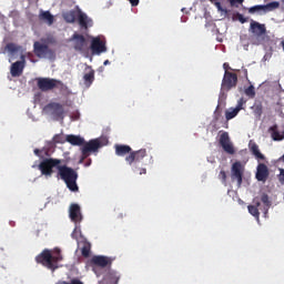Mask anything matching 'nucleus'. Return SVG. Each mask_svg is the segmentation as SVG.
I'll use <instances>...</instances> for the list:
<instances>
[{
    "label": "nucleus",
    "instance_id": "nucleus-43",
    "mask_svg": "<svg viewBox=\"0 0 284 284\" xmlns=\"http://www.w3.org/2000/svg\"><path fill=\"white\" fill-rule=\"evenodd\" d=\"M223 69L225 70V72H227L229 70H232V68H230V63L227 62L223 64Z\"/></svg>",
    "mask_w": 284,
    "mask_h": 284
},
{
    "label": "nucleus",
    "instance_id": "nucleus-30",
    "mask_svg": "<svg viewBox=\"0 0 284 284\" xmlns=\"http://www.w3.org/2000/svg\"><path fill=\"white\" fill-rule=\"evenodd\" d=\"M92 250V245L90 243H84V245L81 248V254L84 258H89L90 251Z\"/></svg>",
    "mask_w": 284,
    "mask_h": 284
},
{
    "label": "nucleus",
    "instance_id": "nucleus-6",
    "mask_svg": "<svg viewBox=\"0 0 284 284\" xmlns=\"http://www.w3.org/2000/svg\"><path fill=\"white\" fill-rule=\"evenodd\" d=\"M245 173V166L241 161H236L231 166V179L237 182V187L243 185V174Z\"/></svg>",
    "mask_w": 284,
    "mask_h": 284
},
{
    "label": "nucleus",
    "instance_id": "nucleus-27",
    "mask_svg": "<svg viewBox=\"0 0 284 284\" xmlns=\"http://www.w3.org/2000/svg\"><path fill=\"white\" fill-rule=\"evenodd\" d=\"M67 142L71 145H83L85 143V140L79 135H67Z\"/></svg>",
    "mask_w": 284,
    "mask_h": 284
},
{
    "label": "nucleus",
    "instance_id": "nucleus-19",
    "mask_svg": "<svg viewBox=\"0 0 284 284\" xmlns=\"http://www.w3.org/2000/svg\"><path fill=\"white\" fill-rule=\"evenodd\" d=\"M110 263V258H108L106 256L95 255L91 258V264L97 265V267H108Z\"/></svg>",
    "mask_w": 284,
    "mask_h": 284
},
{
    "label": "nucleus",
    "instance_id": "nucleus-10",
    "mask_svg": "<svg viewBox=\"0 0 284 284\" xmlns=\"http://www.w3.org/2000/svg\"><path fill=\"white\" fill-rule=\"evenodd\" d=\"M44 110H47V112H50L52 114V116H54V119H57V121H59V119L61 121H63V119H65V109H63L62 104L59 102H51V103L47 104L44 106Z\"/></svg>",
    "mask_w": 284,
    "mask_h": 284
},
{
    "label": "nucleus",
    "instance_id": "nucleus-25",
    "mask_svg": "<svg viewBox=\"0 0 284 284\" xmlns=\"http://www.w3.org/2000/svg\"><path fill=\"white\" fill-rule=\"evenodd\" d=\"M251 110L257 121H261V116H263V103L262 102H255Z\"/></svg>",
    "mask_w": 284,
    "mask_h": 284
},
{
    "label": "nucleus",
    "instance_id": "nucleus-13",
    "mask_svg": "<svg viewBox=\"0 0 284 284\" xmlns=\"http://www.w3.org/2000/svg\"><path fill=\"white\" fill-rule=\"evenodd\" d=\"M69 217L71 219L72 223L79 225L81 221H83V214H81V206L79 204H71L69 207Z\"/></svg>",
    "mask_w": 284,
    "mask_h": 284
},
{
    "label": "nucleus",
    "instance_id": "nucleus-42",
    "mask_svg": "<svg viewBox=\"0 0 284 284\" xmlns=\"http://www.w3.org/2000/svg\"><path fill=\"white\" fill-rule=\"evenodd\" d=\"M70 284H83V282H81L79 278H73L71 280Z\"/></svg>",
    "mask_w": 284,
    "mask_h": 284
},
{
    "label": "nucleus",
    "instance_id": "nucleus-23",
    "mask_svg": "<svg viewBox=\"0 0 284 284\" xmlns=\"http://www.w3.org/2000/svg\"><path fill=\"white\" fill-rule=\"evenodd\" d=\"M78 21L80 28H84V30H88V28L92 27V19L88 18V14L85 13H80Z\"/></svg>",
    "mask_w": 284,
    "mask_h": 284
},
{
    "label": "nucleus",
    "instance_id": "nucleus-46",
    "mask_svg": "<svg viewBox=\"0 0 284 284\" xmlns=\"http://www.w3.org/2000/svg\"><path fill=\"white\" fill-rule=\"evenodd\" d=\"M57 284H70V283H68L65 281H59Z\"/></svg>",
    "mask_w": 284,
    "mask_h": 284
},
{
    "label": "nucleus",
    "instance_id": "nucleus-41",
    "mask_svg": "<svg viewBox=\"0 0 284 284\" xmlns=\"http://www.w3.org/2000/svg\"><path fill=\"white\" fill-rule=\"evenodd\" d=\"M231 6H236V3L242 4L244 0H229Z\"/></svg>",
    "mask_w": 284,
    "mask_h": 284
},
{
    "label": "nucleus",
    "instance_id": "nucleus-31",
    "mask_svg": "<svg viewBox=\"0 0 284 284\" xmlns=\"http://www.w3.org/2000/svg\"><path fill=\"white\" fill-rule=\"evenodd\" d=\"M239 110L235 109H230L229 111L225 112V119L226 121H232V119H234L235 116L239 115Z\"/></svg>",
    "mask_w": 284,
    "mask_h": 284
},
{
    "label": "nucleus",
    "instance_id": "nucleus-40",
    "mask_svg": "<svg viewBox=\"0 0 284 284\" xmlns=\"http://www.w3.org/2000/svg\"><path fill=\"white\" fill-rule=\"evenodd\" d=\"M33 152H34L36 156H39L40 159H43V155H41V152H43V150L34 149Z\"/></svg>",
    "mask_w": 284,
    "mask_h": 284
},
{
    "label": "nucleus",
    "instance_id": "nucleus-26",
    "mask_svg": "<svg viewBox=\"0 0 284 284\" xmlns=\"http://www.w3.org/2000/svg\"><path fill=\"white\" fill-rule=\"evenodd\" d=\"M268 132L271 134V138L273 139V141H283L284 140V134L283 132L280 133L278 132V125H273L268 129Z\"/></svg>",
    "mask_w": 284,
    "mask_h": 284
},
{
    "label": "nucleus",
    "instance_id": "nucleus-35",
    "mask_svg": "<svg viewBox=\"0 0 284 284\" xmlns=\"http://www.w3.org/2000/svg\"><path fill=\"white\" fill-rule=\"evenodd\" d=\"M219 179L222 181L223 185H227V173H225L224 170L220 171Z\"/></svg>",
    "mask_w": 284,
    "mask_h": 284
},
{
    "label": "nucleus",
    "instance_id": "nucleus-28",
    "mask_svg": "<svg viewBox=\"0 0 284 284\" xmlns=\"http://www.w3.org/2000/svg\"><path fill=\"white\" fill-rule=\"evenodd\" d=\"M4 50L7 52H9V54H11L13 57V54H17V52H20L21 50V45H18L13 42H9L7 43V45L4 47Z\"/></svg>",
    "mask_w": 284,
    "mask_h": 284
},
{
    "label": "nucleus",
    "instance_id": "nucleus-15",
    "mask_svg": "<svg viewBox=\"0 0 284 284\" xmlns=\"http://www.w3.org/2000/svg\"><path fill=\"white\" fill-rule=\"evenodd\" d=\"M255 179L262 183H265L267 179H270V169L265 165V163H260L257 165Z\"/></svg>",
    "mask_w": 284,
    "mask_h": 284
},
{
    "label": "nucleus",
    "instance_id": "nucleus-18",
    "mask_svg": "<svg viewBox=\"0 0 284 284\" xmlns=\"http://www.w3.org/2000/svg\"><path fill=\"white\" fill-rule=\"evenodd\" d=\"M248 150L253 156H255L256 161H265V155L261 153V149H258V144L256 142H250Z\"/></svg>",
    "mask_w": 284,
    "mask_h": 284
},
{
    "label": "nucleus",
    "instance_id": "nucleus-29",
    "mask_svg": "<svg viewBox=\"0 0 284 284\" xmlns=\"http://www.w3.org/2000/svg\"><path fill=\"white\" fill-rule=\"evenodd\" d=\"M281 8V2L273 1L264 4V12H274V10H278Z\"/></svg>",
    "mask_w": 284,
    "mask_h": 284
},
{
    "label": "nucleus",
    "instance_id": "nucleus-5",
    "mask_svg": "<svg viewBox=\"0 0 284 284\" xmlns=\"http://www.w3.org/2000/svg\"><path fill=\"white\" fill-rule=\"evenodd\" d=\"M104 145H108V138H98L90 140L89 142L84 143L81 149L82 159H88V156H90V153L99 152V150H101V148H104Z\"/></svg>",
    "mask_w": 284,
    "mask_h": 284
},
{
    "label": "nucleus",
    "instance_id": "nucleus-37",
    "mask_svg": "<svg viewBox=\"0 0 284 284\" xmlns=\"http://www.w3.org/2000/svg\"><path fill=\"white\" fill-rule=\"evenodd\" d=\"M246 101L245 99L241 98L239 101H237V105L235 106V109L241 112V110H243V105H245Z\"/></svg>",
    "mask_w": 284,
    "mask_h": 284
},
{
    "label": "nucleus",
    "instance_id": "nucleus-32",
    "mask_svg": "<svg viewBox=\"0 0 284 284\" xmlns=\"http://www.w3.org/2000/svg\"><path fill=\"white\" fill-rule=\"evenodd\" d=\"M265 12V6L264 4H256L254 7L248 8L250 14H254L256 12Z\"/></svg>",
    "mask_w": 284,
    "mask_h": 284
},
{
    "label": "nucleus",
    "instance_id": "nucleus-17",
    "mask_svg": "<svg viewBox=\"0 0 284 284\" xmlns=\"http://www.w3.org/2000/svg\"><path fill=\"white\" fill-rule=\"evenodd\" d=\"M26 68V60L21 61H16L14 63L11 64V77H21L23 74V70Z\"/></svg>",
    "mask_w": 284,
    "mask_h": 284
},
{
    "label": "nucleus",
    "instance_id": "nucleus-14",
    "mask_svg": "<svg viewBox=\"0 0 284 284\" xmlns=\"http://www.w3.org/2000/svg\"><path fill=\"white\" fill-rule=\"evenodd\" d=\"M91 51L92 54H102V52H108V48L105 47V42H103L101 38L97 37L91 41Z\"/></svg>",
    "mask_w": 284,
    "mask_h": 284
},
{
    "label": "nucleus",
    "instance_id": "nucleus-2",
    "mask_svg": "<svg viewBox=\"0 0 284 284\" xmlns=\"http://www.w3.org/2000/svg\"><path fill=\"white\" fill-rule=\"evenodd\" d=\"M116 156H125V162L131 168H136V164L148 156V151L145 149H140L138 151L132 150L128 144H115L114 145ZM129 154V155H128Z\"/></svg>",
    "mask_w": 284,
    "mask_h": 284
},
{
    "label": "nucleus",
    "instance_id": "nucleus-33",
    "mask_svg": "<svg viewBox=\"0 0 284 284\" xmlns=\"http://www.w3.org/2000/svg\"><path fill=\"white\" fill-rule=\"evenodd\" d=\"M64 20L67 23H74V21H77V16L74 14V11H70L65 13Z\"/></svg>",
    "mask_w": 284,
    "mask_h": 284
},
{
    "label": "nucleus",
    "instance_id": "nucleus-22",
    "mask_svg": "<svg viewBox=\"0 0 284 284\" xmlns=\"http://www.w3.org/2000/svg\"><path fill=\"white\" fill-rule=\"evenodd\" d=\"M39 20L47 23V26H52V23H54V16H52L50 11L40 10Z\"/></svg>",
    "mask_w": 284,
    "mask_h": 284
},
{
    "label": "nucleus",
    "instance_id": "nucleus-7",
    "mask_svg": "<svg viewBox=\"0 0 284 284\" xmlns=\"http://www.w3.org/2000/svg\"><path fill=\"white\" fill-rule=\"evenodd\" d=\"M250 28L252 34H254V37H256L257 39L255 45H261V42L265 40V34H267V29L265 28V24H261L260 22L252 20Z\"/></svg>",
    "mask_w": 284,
    "mask_h": 284
},
{
    "label": "nucleus",
    "instance_id": "nucleus-49",
    "mask_svg": "<svg viewBox=\"0 0 284 284\" xmlns=\"http://www.w3.org/2000/svg\"><path fill=\"white\" fill-rule=\"evenodd\" d=\"M282 1V3H284V0H281Z\"/></svg>",
    "mask_w": 284,
    "mask_h": 284
},
{
    "label": "nucleus",
    "instance_id": "nucleus-3",
    "mask_svg": "<svg viewBox=\"0 0 284 284\" xmlns=\"http://www.w3.org/2000/svg\"><path fill=\"white\" fill-rule=\"evenodd\" d=\"M63 261V255H61V250H57V253L52 255V252L48 248H44L37 257L36 262L48 270L54 272L59 270V262Z\"/></svg>",
    "mask_w": 284,
    "mask_h": 284
},
{
    "label": "nucleus",
    "instance_id": "nucleus-1",
    "mask_svg": "<svg viewBox=\"0 0 284 284\" xmlns=\"http://www.w3.org/2000/svg\"><path fill=\"white\" fill-rule=\"evenodd\" d=\"M61 163H63V160L45 158L40 162L38 168L43 176H52V174H54L55 168L58 170L57 179L64 181L67 187L71 192H79V185H77L79 173L65 164L61 165Z\"/></svg>",
    "mask_w": 284,
    "mask_h": 284
},
{
    "label": "nucleus",
    "instance_id": "nucleus-20",
    "mask_svg": "<svg viewBox=\"0 0 284 284\" xmlns=\"http://www.w3.org/2000/svg\"><path fill=\"white\" fill-rule=\"evenodd\" d=\"M83 81H84L85 88H90V85H92V83H94V69H92V67H88L85 69V73L83 75Z\"/></svg>",
    "mask_w": 284,
    "mask_h": 284
},
{
    "label": "nucleus",
    "instance_id": "nucleus-11",
    "mask_svg": "<svg viewBox=\"0 0 284 284\" xmlns=\"http://www.w3.org/2000/svg\"><path fill=\"white\" fill-rule=\"evenodd\" d=\"M219 143L226 154H235L236 150H234V144L230 141V133L226 131H220Z\"/></svg>",
    "mask_w": 284,
    "mask_h": 284
},
{
    "label": "nucleus",
    "instance_id": "nucleus-48",
    "mask_svg": "<svg viewBox=\"0 0 284 284\" xmlns=\"http://www.w3.org/2000/svg\"><path fill=\"white\" fill-rule=\"evenodd\" d=\"M45 155L48 156V151H45Z\"/></svg>",
    "mask_w": 284,
    "mask_h": 284
},
{
    "label": "nucleus",
    "instance_id": "nucleus-9",
    "mask_svg": "<svg viewBox=\"0 0 284 284\" xmlns=\"http://www.w3.org/2000/svg\"><path fill=\"white\" fill-rule=\"evenodd\" d=\"M239 83V75L236 73H232L230 71L224 72V77L222 80V90L224 92H230L232 88H236Z\"/></svg>",
    "mask_w": 284,
    "mask_h": 284
},
{
    "label": "nucleus",
    "instance_id": "nucleus-16",
    "mask_svg": "<svg viewBox=\"0 0 284 284\" xmlns=\"http://www.w3.org/2000/svg\"><path fill=\"white\" fill-rule=\"evenodd\" d=\"M261 201H258V197H255L253 200V204L247 206L248 213L256 219V221H260L261 219Z\"/></svg>",
    "mask_w": 284,
    "mask_h": 284
},
{
    "label": "nucleus",
    "instance_id": "nucleus-47",
    "mask_svg": "<svg viewBox=\"0 0 284 284\" xmlns=\"http://www.w3.org/2000/svg\"><path fill=\"white\" fill-rule=\"evenodd\" d=\"M110 63V60L104 61V65H108Z\"/></svg>",
    "mask_w": 284,
    "mask_h": 284
},
{
    "label": "nucleus",
    "instance_id": "nucleus-44",
    "mask_svg": "<svg viewBox=\"0 0 284 284\" xmlns=\"http://www.w3.org/2000/svg\"><path fill=\"white\" fill-rule=\"evenodd\" d=\"M129 1H130L131 6H133V8L139 6V0H129Z\"/></svg>",
    "mask_w": 284,
    "mask_h": 284
},
{
    "label": "nucleus",
    "instance_id": "nucleus-24",
    "mask_svg": "<svg viewBox=\"0 0 284 284\" xmlns=\"http://www.w3.org/2000/svg\"><path fill=\"white\" fill-rule=\"evenodd\" d=\"M120 280H121V275H119V273L114 271L109 272L104 277V282L106 284H119Z\"/></svg>",
    "mask_w": 284,
    "mask_h": 284
},
{
    "label": "nucleus",
    "instance_id": "nucleus-45",
    "mask_svg": "<svg viewBox=\"0 0 284 284\" xmlns=\"http://www.w3.org/2000/svg\"><path fill=\"white\" fill-rule=\"evenodd\" d=\"M141 174H148V170L146 169H140V175Z\"/></svg>",
    "mask_w": 284,
    "mask_h": 284
},
{
    "label": "nucleus",
    "instance_id": "nucleus-12",
    "mask_svg": "<svg viewBox=\"0 0 284 284\" xmlns=\"http://www.w3.org/2000/svg\"><path fill=\"white\" fill-rule=\"evenodd\" d=\"M70 41H72L73 50H75V52H83V50H85L88 41L83 34L73 33Z\"/></svg>",
    "mask_w": 284,
    "mask_h": 284
},
{
    "label": "nucleus",
    "instance_id": "nucleus-39",
    "mask_svg": "<svg viewBox=\"0 0 284 284\" xmlns=\"http://www.w3.org/2000/svg\"><path fill=\"white\" fill-rule=\"evenodd\" d=\"M278 181L282 185H284V169H280Z\"/></svg>",
    "mask_w": 284,
    "mask_h": 284
},
{
    "label": "nucleus",
    "instance_id": "nucleus-21",
    "mask_svg": "<svg viewBox=\"0 0 284 284\" xmlns=\"http://www.w3.org/2000/svg\"><path fill=\"white\" fill-rule=\"evenodd\" d=\"M272 202H270V196L267 194H263L261 196V212H263L264 216H267V212H270V207Z\"/></svg>",
    "mask_w": 284,
    "mask_h": 284
},
{
    "label": "nucleus",
    "instance_id": "nucleus-36",
    "mask_svg": "<svg viewBox=\"0 0 284 284\" xmlns=\"http://www.w3.org/2000/svg\"><path fill=\"white\" fill-rule=\"evenodd\" d=\"M52 143H65V140L63 139L62 134H55L52 139Z\"/></svg>",
    "mask_w": 284,
    "mask_h": 284
},
{
    "label": "nucleus",
    "instance_id": "nucleus-38",
    "mask_svg": "<svg viewBox=\"0 0 284 284\" xmlns=\"http://www.w3.org/2000/svg\"><path fill=\"white\" fill-rule=\"evenodd\" d=\"M235 19H237V21H240V23H247V18L243 17V14L240 12H237L235 14Z\"/></svg>",
    "mask_w": 284,
    "mask_h": 284
},
{
    "label": "nucleus",
    "instance_id": "nucleus-8",
    "mask_svg": "<svg viewBox=\"0 0 284 284\" xmlns=\"http://www.w3.org/2000/svg\"><path fill=\"white\" fill-rule=\"evenodd\" d=\"M33 52L39 59H45L48 57L52 59V57H54V51L50 49L48 44H43L39 41L33 43Z\"/></svg>",
    "mask_w": 284,
    "mask_h": 284
},
{
    "label": "nucleus",
    "instance_id": "nucleus-34",
    "mask_svg": "<svg viewBox=\"0 0 284 284\" xmlns=\"http://www.w3.org/2000/svg\"><path fill=\"white\" fill-rule=\"evenodd\" d=\"M245 94L246 97L254 99L256 97V91L254 90V85H250L247 89H245Z\"/></svg>",
    "mask_w": 284,
    "mask_h": 284
},
{
    "label": "nucleus",
    "instance_id": "nucleus-4",
    "mask_svg": "<svg viewBox=\"0 0 284 284\" xmlns=\"http://www.w3.org/2000/svg\"><path fill=\"white\" fill-rule=\"evenodd\" d=\"M38 89L41 92H50V90H65V84L61 80L52 78H36Z\"/></svg>",
    "mask_w": 284,
    "mask_h": 284
}]
</instances>
